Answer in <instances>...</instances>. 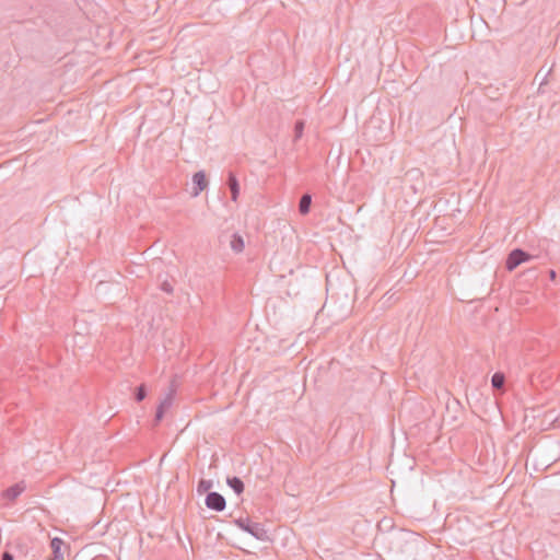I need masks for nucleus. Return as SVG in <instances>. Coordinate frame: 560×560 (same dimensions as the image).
I'll use <instances>...</instances> for the list:
<instances>
[{"label":"nucleus","mask_w":560,"mask_h":560,"mask_svg":"<svg viewBox=\"0 0 560 560\" xmlns=\"http://www.w3.org/2000/svg\"><path fill=\"white\" fill-rule=\"evenodd\" d=\"M242 530L250 534L256 539L265 541L268 539L267 530L260 523L253 522L249 517H240L234 521Z\"/></svg>","instance_id":"nucleus-1"},{"label":"nucleus","mask_w":560,"mask_h":560,"mask_svg":"<svg viewBox=\"0 0 560 560\" xmlns=\"http://www.w3.org/2000/svg\"><path fill=\"white\" fill-rule=\"evenodd\" d=\"M530 258H532V256L527 252H525L521 248H515L509 254L506 261H505V268L509 271H512L515 268H517L522 262H525V261L529 260Z\"/></svg>","instance_id":"nucleus-2"},{"label":"nucleus","mask_w":560,"mask_h":560,"mask_svg":"<svg viewBox=\"0 0 560 560\" xmlns=\"http://www.w3.org/2000/svg\"><path fill=\"white\" fill-rule=\"evenodd\" d=\"M205 503L208 509L215 512H222L226 506L225 498L215 491L207 493Z\"/></svg>","instance_id":"nucleus-3"},{"label":"nucleus","mask_w":560,"mask_h":560,"mask_svg":"<svg viewBox=\"0 0 560 560\" xmlns=\"http://www.w3.org/2000/svg\"><path fill=\"white\" fill-rule=\"evenodd\" d=\"M194 183V192L192 196H198L202 190H205L208 186V179L206 177V173L203 171H199L192 176Z\"/></svg>","instance_id":"nucleus-4"},{"label":"nucleus","mask_w":560,"mask_h":560,"mask_svg":"<svg viewBox=\"0 0 560 560\" xmlns=\"http://www.w3.org/2000/svg\"><path fill=\"white\" fill-rule=\"evenodd\" d=\"M226 185L231 192V199L236 201L240 195V184L233 172H229Z\"/></svg>","instance_id":"nucleus-5"},{"label":"nucleus","mask_w":560,"mask_h":560,"mask_svg":"<svg viewBox=\"0 0 560 560\" xmlns=\"http://www.w3.org/2000/svg\"><path fill=\"white\" fill-rule=\"evenodd\" d=\"M63 546L62 539L55 537L50 540V548L52 551V557L50 560H63V553L61 548Z\"/></svg>","instance_id":"nucleus-6"},{"label":"nucleus","mask_w":560,"mask_h":560,"mask_svg":"<svg viewBox=\"0 0 560 560\" xmlns=\"http://www.w3.org/2000/svg\"><path fill=\"white\" fill-rule=\"evenodd\" d=\"M226 483L237 495L244 492L245 486L240 477H228Z\"/></svg>","instance_id":"nucleus-7"},{"label":"nucleus","mask_w":560,"mask_h":560,"mask_svg":"<svg viewBox=\"0 0 560 560\" xmlns=\"http://www.w3.org/2000/svg\"><path fill=\"white\" fill-rule=\"evenodd\" d=\"M311 206H312V196L310 194L302 195V197L300 198V201H299L300 214H302V215L308 214L310 210H311Z\"/></svg>","instance_id":"nucleus-8"},{"label":"nucleus","mask_w":560,"mask_h":560,"mask_svg":"<svg viewBox=\"0 0 560 560\" xmlns=\"http://www.w3.org/2000/svg\"><path fill=\"white\" fill-rule=\"evenodd\" d=\"M23 490H24V487H22L20 485H14L12 487H9L4 491V498L10 501H13L22 493Z\"/></svg>","instance_id":"nucleus-9"},{"label":"nucleus","mask_w":560,"mask_h":560,"mask_svg":"<svg viewBox=\"0 0 560 560\" xmlns=\"http://www.w3.org/2000/svg\"><path fill=\"white\" fill-rule=\"evenodd\" d=\"M230 245L235 253H241L244 249V240L241 235L235 233L232 235Z\"/></svg>","instance_id":"nucleus-10"},{"label":"nucleus","mask_w":560,"mask_h":560,"mask_svg":"<svg viewBox=\"0 0 560 560\" xmlns=\"http://www.w3.org/2000/svg\"><path fill=\"white\" fill-rule=\"evenodd\" d=\"M505 383V376L501 372H497L491 377V385L494 389H502Z\"/></svg>","instance_id":"nucleus-11"},{"label":"nucleus","mask_w":560,"mask_h":560,"mask_svg":"<svg viewBox=\"0 0 560 560\" xmlns=\"http://www.w3.org/2000/svg\"><path fill=\"white\" fill-rule=\"evenodd\" d=\"M213 482L210 479H200L197 486V492L199 494H202L205 492H211L210 489L212 488Z\"/></svg>","instance_id":"nucleus-12"},{"label":"nucleus","mask_w":560,"mask_h":560,"mask_svg":"<svg viewBox=\"0 0 560 560\" xmlns=\"http://www.w3.org/2000/svg\"><path fill=\"white\" fill-rule=\"evenodd\" d=\"M135 399L136 401L140 402L147 397V386L145 384H140L135 388Z\"/></svg>","instance_id":"nucleus-13"},{"label":"nucleus","mask_w":560,"mask_h":560,"mask_svg":"<svg viewBox=\"0 0 560 560\" xmlns=\"http://www.w3.org/2000/svg\"><path fill=\"white\" fill-rule=\"evenodd\" d=\"M173 404V392H170L164 399L160 402L158 408H162L163 410L167 411Z\"/></svg>","instance_id":"nucleus-14"},{"label":"nucleus","mask_w":560,"mask_h":560,"mask_svg":"<svg viewBox=\"0 0 560 560\" xmlns=\"http://www.w3.org/2000/svg\"><path fill=\"white\" fill-rule=\"evenodd\" d=\"M304 127H305V122L304 120H296L295 124H294V136H295V139H300L303 135V131H304Z\"/></svg>","instance_id":"nucleus-15"},{"label":"nucleus","mask_w":560,"mask_h":560,"mask_svg":"<svg viewBox=\"0 0 560 560\" xmlns=\"http://www.w3.org/2000/svg\"><path fill=\"white\" fill-rule=\"evenodd\" d=\"M165 412L166 411L163 410L162 408H156V411H155V415H154V419L152 421V428H156L160 424V422L164 418Z\"/></svg>","instance_id":"nucleus-16"},{"label":"nucleus","mask_w":560,"mask_h":560,"mask_svg":"<svg viewBox=\"0 0 560 560\" xmlns=\"http://www.w3.org/2000/svg\"><path fill=\"white\" fill-rule=\"evenodd\" d=\"M160 289L167 294H172L174 291L173 284L168 280H163L160 284Z\"/></svg>","instance_id":"nucleus-17"},{"label":"nucleus","mask_w":560,"mask_h":560,"mask_svg":"<svg viewBox=\"0 0 560 560\" xmlns=\"http://www.w3.org/2000/svg\"><path fill=\"white\" fill-rule=\"evenodd\" d=\"M548 277H549V280H550V281L555 282V281H556V279H557V272H556V270H553V269H549V270H548Z\"/></svg>","instance_id":"nucleus-18"},{"label":"nucleus","mask_w":560,"mask_h":560,"mask_svg":"<svg viewBox=\"0 0 560 560\" xmlns=\"http://www.w3.org/2000/svg\"><path fill=\"white\" fill-rule=\"evenodd\" d=\"M1 560H14V557L12 553H10L9 551H4L2 555H1Z\"/></svg>","instance_id":"nucleus-19"}]
</instances>
